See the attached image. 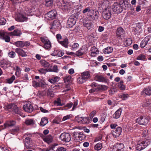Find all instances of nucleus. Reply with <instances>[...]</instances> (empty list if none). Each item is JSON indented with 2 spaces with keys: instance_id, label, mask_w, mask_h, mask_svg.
Returning <instances> with one entry per match:
<instances>
[{
  "instance_id": "nucleus-1",
  "label": "nucleus",
  "mask_w": 151,
  "mask_h": 151,
  "mask_svg": "<svg viewBox=\"0 0 151 151\" xmlns=\"http://www.w3.org/2000/svg\"><path fill=\"white\" fill-rule=\"evenodd\" d=\"M150 143V142L149 139H146L142 142H139L137 145L136 149L140 151L145 148Z\"/></svg>"
},
{
  "instance_id": "nucleus-2",
  "label": "nucleus",
  "mask_w": 151,
  "mask_h": 151,
  "mask_svg": "<svg viewBox=\"0 0 151 151\" xmlns=\"http://www.w3.org/2000/svg\"><path fill=\"white\" fill-rule=\"evenodd\" d=\"M32 136L31 134H25L24 135L25 139L24 141V145L25 147L27 149H28L31 147V143L32 140L31 138Z\"/></svg>"
},
{
  "instance_id": "nucleus-3",
  "label": "nucleus",
  "mask_w": 151,
  "mask_h": 151,
  "mask_svg": "<svg viewBox=\"0 0 151 151\" xmlns=\"http://www.w3.org/2000/svg\"><path fill=\"white\" fill-rule=\"evenodd\" d=\"M86 136L82 132H75L74 134V137L75 140L77 142H79L84 139Z\"/></svg>"
},
{
  "instance_id": "nucleus-4",
  "label": "nucleus",
  "mask_w": 151,
  "mask_h": 151,
  "mask_svg": "<svg viewBox=\"0 0 151 151\" xmlns=\"http://www.w3.org/2000/svg\"><path fill=\"white\" fill-rule=\"evenodd\" d=\"M111 9L107 8L105 9L102 13V16L103 18L105 19H108L111 17Z\"/></svg>"
},
{
  "instance_id": "nucleus-5",
  "label": "nucleus",
  "mask_w": 151,
  "mask_h": 151,
  "mask_svg": "<svg viewBox=\"0 0 151 151\" xmlns=\"http://www.w3.org/2000/svg\"><path fill=\"white\" fill-rule=\"evenodd\" d=\"M136 122L141 125H146L148 122V119L145 116H141L137 118L136 120Z\"/></svg>"
},
{
  "instance_id": "nucleus-6",
  "label": "nucleus",
  "mask_w": 151,
  "mask_h": 151,
  "mask_svg": "<svg viewBox=\"0 0 151 151\" xmlns=\"http://www.w3.org/2000/svg\"><path fill=\"white\" fill-rule=\"evenodd\" d=\"M122 131V128L120 127H118L112 130L111 133L114 137L116 138L121 135Z\"/></svg>"
},
{
  "instance_id": "nucleus-7",
  "label": "nucleus",
  "mask_w": 151,
  "mask_h": 151,
  "mask_svg": "<svg viewBox=\"0 0 151 151\" xmlns=\"http://www.w3.org/2000/svg\"><path fill=\"white\" fill-rule=\"evenodd\" d=\"M60 138L62 141L67 142H69L71 138L70 134L67 133H62L60 135Z\"/></svg>"
},
{
  "instance_id": "nucleus-8",
  "label": "nucleus",
  "mask_w": 151,
  "mask_h": 151,
  "mask_svg": "<svg viewBox=\"0 0 151 151\" xmlns=\"http://www.w3.org/2000/svg\"><path fill=\"white\" fill-rule=\"evenodd\" d=\"M143 26L141 23H138L132 29V32L133 33L136 35L139 34L142 31V27Z\"/></svg>"
},
{
  "instance_id": "nucleus-9",
  "label": "nucleus",
  "mask_w": 151,
  "mask_h": 151,
  "mask_svg": "<svg viewBox=\"0 0 151 151\" xmlns=\"http://www.w3.org/2000/svg\"><path fill=\"white\" fill-rule=\"evenodd\" d=\"M113 11L116 13H120L123 11V8L120 4H118L117 3H114L112 6Z\"/></svg>"
},
{
  "instance_id": "nucleus-10",
  "label": "nucleus",
  "mask_w": 151,
  "mask_h": 151,
  "mask_svg": "<svg viewBox=\"0 0 151 151\" xmlns=\"http://www.w3.org/2000/svg\"><path fill=\"white\" fill-rule=\"evenodd\" d=\"M94 116V111H92L89 115L90 118L87 117H82V124H88Z\"/></svg>"
},
{
  "instance_id": "nucleus-11",
  "label": "nucleus",
  "mask_w": 151,
  "mask_h": 151,
  "mask_svg": "<svg viewBox=\"0 0 151 151\" xmlns=\"http://www.w3.org/2000/svg\"><path fill=\"white\" fill-rule=\"evenodd\" d=\"M124 145L123 143H117L113 147L114 151H124Z\"/></svg>"
},
{
  "instance_id": "nucleus-12",
  "label": "nucleus",
  "mask_w": 151,
  "mask_h": 151,
  "mask_svg": "<svg viewBox=\"0 0 151 151\" xmlns=\"http://www.w3.org/2000/svg\"><path fill=\"white\" fill-rule=\"evenodd\" d=\"M24 110L26 112L30 113L33 111V107L30 102L27 103L23 106Z\"/></svg>"
},
{
  "instance_id": "nucleus-13",
  "label": "nucleus",
  "mask_w": 151,
  "mask_h": 151,
  "mask_svg": "<svg viewBox=\"0 0 151 151\" xmlns=\"http://www.w3.org/2000/svg\"><path fill=\"white\" fill-rule=\"evenodd\" d=\"M119 4L123 9L125 10L127 9L131 6L130 4L129 3L127 0H121Z\"/></svg>"
},
{
  "instance_id": "nucleus-14",
  "label": "nucleus",
  "mask_w": 151,
  "mask_h": 151,
  "mask_svg": "<svg viewBox=\"0 0 151 151\" xmlns=\"http://www.w3.org/2000/svg\"><path fill=\"white\" fill-rule=\"evenodd\" d=\"M60 8L63 10H67L68 11L70 10L71 9L70 6L68 2H65L63 1L62 0L60 2Z\"/></svg>"
},
{
  "instance_id": "nucleus-15",
  "label": "nucleus",
  "mask_w": 151,
  "mask_h": 151,
  "mask_svg": "<svg viewBox=\"0 0 151 151\" xmlns=\"http://www.w3.org/2000/svg\"><path fill=\"white\" fill-rule=\"evenodd\" d=\"M150 36L146 37L142 40L140 44V47L142 48L144 47L147 44L148 41L150 40Z\"/></svg>"
},
{
  "instance_id": "nucleus-16",
  "label": "nucleus",
  "mask_w": 151,
  "mask_h": 151,
  "mask_svg": "<svg viewBox=\"0 0 151 151\" xmlns=\"http://www.w3.org/2000/svg\"><path fill=\"white\" fill-rule=\"evenodd\" d=\"M76 23V21L73 18H69L67 22V26L68 28L72 27Z\"/></svg>"
},
{
  "instance_id": "nucleus-17",
  "label": "nucleus",
  "mask_w": 151,
  "mask_h": 151,
  "mask_svg": "<svg viewBox=\"0 0 151 151\" xmlns=\"http://www.w3.org/2000/svg\"><path fill=\"white\" fill-rule=\"evenodd\" d=\"M64 54V52L62 50H55L51 54L53 56H58L59 57L62 56Z\"/></svg>"
},
{
  "instance_id": "nucleus-18",
  "label": "nucleus",
  "mask_w": 151,
  "mask_h": 151,
  "mask_svg": "<svg viewBox=\"0 0 151 151\" xmlns=\"http://www.w3.org/2000/svg\"><path fill=\"white\" fill-rule=\"evenodd\" d=\"M16 122L14 121H7L4 124V126H1L2 129H5L7 127H11L15 125Z\"/></svg>"
},
{
  "instance_id": "nucleus-19",
  "label": "nucleus",
  "mask_w": 151,
  "mask_h": 151,
  "mask_svg": "<svg viewBox=\"0 0 151 151\" xmlns=\"http://www.w3.org/2000/svg\"><path fill=\"white\" fill-rule=\"evenodd\" d=\"M95 80L99 82H104L105 83L107 82L108 80L106 79L102 76L97 75L95 76Z\"/></svg>"
},
{
  "instance_id": "nucleus-20",
  "label": "nucleus",
  "mask_w": 151,
  "mask_h": 151,
  "mask_svg": "<svg viewBox=\"0 0 151 151\" xmlns=\"http://www.w3.org/2000/svg\"><path fill=\"white\" fill-rule=\"evenodd\" d=\"M81 76L86 81L90 78V74L88 71H85L82 73Z\"/></svg>"
},
{
  "instance_id": "nucleus-21",
  "label": "nucleus",
  "mask_w": 151,
  "mask_h": 151,
  "mask_svg": "<svg viewBox=\"0 0 151 151\" xmlns=\"http://www.w3.org/2000/svg\"><path fill=\"white\" fill-rule=\"evenodd\" d=\"M15 52L17 53L19 55L22 57H25L27 56L26 52H24L22 49L17 48L15 49Z\"/></svg>"
},
{
  "instance_id": "nucleus-22",
  "label": "nucleus",
  "mask_w": 151,
  "mask_h": 151,
  "mask_svg": "<svg viewBox=\"0 0 151 151\" xmlns=\"http://www.w3.org/2000/svg\"><path fill=\"white\" fill-rule=\"evenodd\" d=\"M122 110L121 108L118 109L113 115V118L115 119H118L120 116Z\"/></svg>"
},
{
  "instance_id": "nucleus-23",
  "label": "nucleus",
  "mask_w": 151,
  "mask_h": 151,
  "mask_svg": "<svg viewBox=\"0 0 151 151\" xmlns=\"http://www.w3.org/2000/svg\"><path fill=\"white\" fill-rule=\"evenodd\" d=\"M57 12L55 10H53L47 13V16L52 19H53L56 16Z\"/></svg>"
},
{
  "instance_id": "nucleus-24",
  "label": "nucleus",
  "mask_w": 151,
  "mask_h": 151,
  "mask_svg": "<svg viewBox=\"0 0 151 151\" xmlns=\"http://www.w3.org/2000/svg\"><path fill=\"white\" fill-rule=\"evenodd\" d=\"M22 34V32L20 30L16 29H15L13 32H10V35L20 36Z\"/></svg>"
},
{
  "instance_id": "nucleus-25",
  "label": "nucleus",
  "mask_w": 151,
  "mask_h": 151,
  "mask_svg": "<svg viewBox=\"0 0 151 151\" xmlns=\"http://www.w3.org/2000/svg\"><path fill=\"white\" fill-rule=\"evenodd\" d=\"M124 31L122 27H119L117 28L116 33L118 37H119L121 35H123L124 34Z\"/></svg>"
},
{
  "instance_id": "nucleus-26",
  "label": "nucleus",
  "mask_w": 151,
  "mask_h": 151,
  "mask_svg": "<svg viewBox=\"0 0 151 151\" xmlns=\"http://www.w3.org/2000/svg\"><path fill=\"white\" fill-rule=\"evenodd\" d=\"M40 63L42 66L44 68H47L50 66V64L49 63L44 60H41Z\"/></svg>"
},
{
  "instance_id": "nucleus-27",
  "label": "nucleus",
  "mask_w": 151,
  "mask_h": 151,
  "mask_svg": "<svg viewBox=\"0 0 151 151\" xmlns=\"http://www.w3.org/2000/svg\"><path fill=\"white\" fill-rule=\"evenodd\" d=\"M43 139L45 142L48 144L52 142L53 140L52 137L50 135H49L47 136L44 138Z\"/></svg>"
},
{
  "instance_id": "nucleus-28",
  "label": "nucleus",
  "mask_w": 151,
  "mask_h": 151,
  "mask_svg": "<svg viewBox=\"0 0 151 151\" xmlns=\"http://www.w3.org/2000/svg\"><path fill=\"white\" fill-rule=\"evenodd\" d=\"M60 24V23L58 20H54L51 24V26L50 27V29L56 28L57 27H58Z\"/></svg>"
},
{
  "instance_id": "nucleus-29",
  "label": "nucleus",
  "mask_w": 151,
  "mask_h": 151,
  "mask_svg": "<svg viewBox=\"0 0 151 151\" xmlns=\"http://www.w3.org/2000/svg\"><path fill=\"white\" fill-rule=\"evenodd\" d=\"M60 79V77L57 76H56L51 78H49L48 79V81L51 83L54 84L59 81Z\"/></svg>"
},
{
  "instance_id": "nucleus-30",
  "label": "nucleus",
  "mask_w": 151,
  "mask_h": 151,
  "mask_svg": "<svg viewBox=\"0 0 151 151\" xmlns=\"http://www.w3.org/2000/svg\"><path fill=\"white\" fill-rule=\"evenodd\" d=\"M17 18L21 22H23L27 19V18L24 15L21 14H19L17 16Z\"/></svg>"
},
{
  "instance_id": "nucleus-31",
  "label": "nucleus",
  "mask_w": 151,
  "mask_h": 151,
  "mask_svg": "<svg viewBox=\"0 0 151 151\" xmlns=\"http://www.w3.org/2000/svg\"><path fill=\"white\" fill-rule=\"evenodd\" d=\"M59 42L62 46L65 47H67L68 42V39L67 38H65L62 41H59Z\"/></svg>"
},
{
  "instance_id": "nucleus-32",
  "label": "nucleus",
  "mask_w": 151,
  "mask_h": 151,
  "mask_svg": "<svg viewBox=\"0 0 151 151\" xmlns=\"http://www.w3.org/2000/svg\"><path fill=\"white\" fill-rule=\"evenodd\" d=\"M24 123L27 125H33L34 124V121L32 119H27L25 120Z\"/></svg>"
},
{
  "instance_id": "nucleus-33",
  "label": "nucleus",
  "mask_w": 151,
  "mask_h": 151,
  "mask_svg": "<svg viewBox=\"0 0 151 151\" xmlns=\"http://www.w3.org/2000/svg\"><path fill=\"white\" fill-rule=\"evenodd\" d=\"M113 51V48L110 47H108L103 50L104 53L105 54H109Z\"/></svg>"
},
{
  "instance_id": "nucleus-34",
  "label": "nucleus",
  "mask_w": 151,
  "mask_h": 151,
  "mask_svg": "<svg viewBox=\"0 0 151 151\" xmlns=\"http://www.w3.org/2000/svg\"><path fill=\"white\" fill-rule=\"evenodd\" d=\"M144 107H147L151 105V99H146L142 104Z\"/></svg>"
},
{
  "instance_id": "nucleus-35",
  "label": "nucleus",
  "mask_w": 151,
  "mask_h": 151,
  "mask_svg": "<svg viewBox=\"0 0 151 151\" xmlns=\"http://www.w3.org/2000/svg\"><path fill=\"white\" fill-rule=\"evenodd\" d=\"M43 85L44 84L41 82H37L35 81L32 82V86L35 87H42Z\"/></svg>"
},
{
  "instance_id": "nucleus-36",
  "label": "nucleus",
  "mask_w": 151,
  "mask_h": 151,
  "mask_svg": "<svg viewBox=\"0 0 151 151\" xmlns=\"http://www.w3.org/2000/svg\"><path fill=\"white\" fill-rule=\"evenodd\" d=\"M143 91L146 95L148 96L151 95V87L145 88Z\"/></svg>"
},
{
  "instance_id": "nucleus-37",
  "label": "nucleus",
  "mask_w": 151,
  "mask_h": 151,
  "mask_svg": "<svg viewBox=\"0 0 151 151\" xmlns=\"http://www.w3.org/2000/svg\"><path fill=\"white\" fill-rule=\"evenodd\" d=\"M48 122V119L46 117L42 118L41 119L40 124L42 126H44L47 124Z\"/></svg>"
},
{
  "instance_id": "nucleus-38",
  "label": "nucleus",
  "mask_w": 151,
  "mask_h": 151,
  "mask_svg": "<svg viewBox=\"0 0 151 151\" xmlns=\"http://www.w3.org/2000/svg\"><path fill=\"white\" fill-rule=\"evenodd\" d=\"M14 45L17 47H24V41H18L15 42Z\"/></svg>"
},
{
  "instance_id": "nucleus-39",
  "label": "nucleus",
  "mask_w": 151,
  "mask_h": 151,
  "mask_svg": "<svg viewBox=\"0 0 151 151\" xmlns=\"http://www.w3.org/2000/svg\"><path fill=\"white\" fill-rule=\"evenodd\" d=\"M119 96L122 100H125L128 99V98L129 97V94L127 93H123L119 95Z\"/></svg>"
},
{
  "instance_id": "nucleus-40",
  "label": "nucleus",
  "mask_w": 151,
  "mask_h": 151,
  "mask_svg": "<svg viewBox=\"0 0 151 151\" xmlns=\"http://www.w3.org/2000/svg\"><path fill=\"white\" fill-rule=\"evenodd\" d=\"M123 81H120L118 83V86L119 88L121 90H124L125 88V86L123 84Z\"/></svg>"
},
{
  "instance_id": "nucleus-41",
  "label": "nucleus",
  "mask_w": 151,
  "mask_h": 151,
  "mask_svg": "<svg viewBox=\"0 0 151 151\" xmlns=\"http://www.w3.org/2000/svg\"><path fill=\"white\" fill-rule=\"evenodd\" d=\"M53 0H45V5L46 6H50L53 4Z\"/></svg>"
},
{
  "instance_id": "nucleus-42",
  "label": "nucleus",
  "mask_w": 151,
  "mask_h": 151,
  "mask_svg": "<svg viewBox=\"0 0 151 151\" xmlns=\"http://www.w3.org/2000/svg\"><path fill=\"white\" fill-rule=\"evenodd\" d=\"M102 147V144L99 142L95 145V150H100Z\"/></svg>"
},
{
  "instance_id": "nucleus-43",
  "label": "nucleus",
  "mask_w": 151,
  "mask_h": 151,
  "mask_svg": "<svg viewBox=\"0 0 151 151\" xmlns=\"http://www.w3.org/2000/svg\"><path fill=\"white\" fill-rule=\"evenodd\" d=\"M46 92L45 91H38L37 93V96L38 97L40 98L42 97L45 96L46 95Z\"/></svg>"
},
{
  "instance_id": "nucleus-44",
  "label": "nucleus",
  "mask_w": 151,
  "mask_h": 151,
  "mask_svg": "<svg viewBox=\"0 0 151 151\" xmlns=\"http://www.w3.org/2000/svg\"><path fill=\"white\" fill-rule=\"evenodd\" d=\"M13 106V109H12V111L14 112L15 114H19V109L18 108L17 106L14 104Z\"/></svg>"
},
{
  "instance_id": "nucleus-45",
  "label": "nucleus",
  "mask_w": 151,
  "mask_h": 151,
  "mask_svg": "<svg viewBox=\"0 0 151 151\" xmlns=\"http://www.w3.org/2000/svg\"><path fill=\"white\" fill-rule=\"evenodd\" d=\"M93 11V10L91 9L89 7H87L85 9H84V10H83L82 12L83 14H85L87 12H88V13H90L91 12H92Z\"/></svg>"
},
{
  "instance_id": "nucleus-46",
  "label": "nucleus",
  "mask_w": 151,
  "mask_h": 151,
  "mask_svg": "<svg viewBox=\"0 0 151 151\" xmlns=\"http://www.w3.org/2000/svg\"><path fill=\"white\" fill-rule=\"evenodd\" d=\"M51 46V43L50 41L46 42L44 44L43 47L46 49H47L50 48Z\"/></svg>"
},
{
  "instance_id": "nucleus-47",
  "label": "nucleus",
  "mask_w": 151,
  "mask_h": 151,
  "mask_svg": "<svg viewBox=\"0 0 151 151\" xmlns=\"http://www.w3.org/2000/svg\"><path fill=\"white\" fill-rule=\"evenodd\" d=\"M48 70L50 71L54 72L56 73H58V68L56 65H54L53 67V69H49Z\"/></svg>"
},
{
  "instance_id": "nucleus-48",
  "label": "nucleus",
  "mask_w": 151,
  "mask_h": 151,
  "mask_svg": "<svg viewBox=\"0 0 151 151\" xmlns=\"http://www.w3.org/2000/svg\"><path fill=\"white\" fill-rule=\"evenodd\" d=\"M77 82L78 83L80 84H82L83 83L86 82L85 80L82 78V77H78L77 80Z\"/></svg>"
},
{
  "instance_id": "nucleus-49",
  "label": "nucleus",
  "mask_w": 151,
  "mask_h": 151,
  "mask_svg": "<svg viewBox=\"0 0 151 151\" xmlns=\"http://www.w3.org/2000/svg\"><path fill=\"white\" fill-rule=\"evenodd\" d=\"M99 88L100 90L105 91L107 90L108 87L105 85H100L99 86Z\"/></svg>"
},
{
  "instance_id": "nucleus-50",
  "label": "nucleus",
  "mask_w": 151,
  "mask_h": 151,
  "mask_svg": "<svg viewBox=\"0 0 151 151\" xmlns=\"http://www.w3.org/2000/svg\"><path fill=\"white\" fill-rule=\"evenodd\" d=\"M40 40L44 44L50 41L47 37H41Z\"/></svg>"
},
{
  "instance_id": "nucleus-51",
  "label": "nucleus",
  "mask_w": 151,
  "mask_h": 151,
  "mask_svg": "<svg viewBox=\"0 0 151 151\" xmlns=\"http://www.w3.org/2000/svg\"><path fill=\"white\" fill-rule=\"evenodd\" d=\"M145 58V56L143 54H141L137 58V59L139 60H144Z\"/></svg>"
},
{
  "instance_id": "nucleus-52",
  "label": "nucleus",
  "mask_w": 151,
  "mask_h": 151,
  "mask_svg": "<svg viewBox=\"0 0 151 151\" xmlns=\"http://www.w3.org/2000/svg\"><path fill=\"white\" fill-rule=\"evenodd\" d=\"M15 77L13 75L7 81L8 83H12L13 81L15 79Z\"/></svg>"
},
{
  "instance_id": "nucleus-53",
  "label": "nucleus",
  "mask_w": 151,
  "mask_h": 151,
  "mask_svg": "<svg viewBox=\"0 0 151 151\" xmlns=\"http://www.w3.org/2000/svg\"><path fill=\"white\" fill-rule=\"evenodd\" d=\"M16 54L15 52L12 51H11V52H9L8 53L9 56L11 58H14L15 57Z\"/></svg>"
},
{
  "instance_id": "nucleus-54",
  "label": "nucleus",
  "mask_w": 151,
  "mask_h": 151,
  "mask_svg": "<svg viewBox=\"0 0 151 151\" xmlns=\"http://www.w3.org/2000/svg\"><path fill=\"white\" fill-rule=\"evenodd\" d=\"M39 72L42 74L45 73L46 72L48 71V70L47 69H44L43 68H40L38 70Z\"/></svg>"
},
{
  "instance_id": "nucleus-55",
  "label": "nucleus",
  "mask_w": 151,
  "mask_h": 151,
  "mask_svg": "<svg viewBox=\"0 0 151 151\" xmlns=\"http://www.w3.org/2000/svg\"><path fill=\"white\" fill-rule=\"evenodd\" d=\"M91 52H90V55L92 57H94V47H92L90 50Z\"/></svg>"
},
{
  "instance_id": "nucleus-56",
  "label": "nucleus",
  "mask_w": 151,
  "mask_h": 151,
  "mask_svg": "<svg viewBox=\"0 0 151 151\" xmlns=\"http://www.w3.org/2000/svg\"><path fill=\"white\" fill-rule=\"evenodd\" d=\"M3 38H2V39L4 40L5 42H9L10 41V37L6 35V33L5 35V36Z\"/></svg>"
},
{
  "instance_id": "nucleus-57",
  "label": "nucleus",
  "mask_w": 151,
  "mask_h": 151,
  "mask_svg": "<svg viewBox=\"0 0 151 151\" xmlns=\"http://www.w3.org/2000/svg\"><path fill=\"white\" fill-rule=\"evenodd\" d=\"M6 21L4 18H2L0 19V25H3L5 24Z\"/></svg>"
},
{
  "instance_id": "nucleus-58",
  "label": "nucleus",
  "mask_w": 151,
  "mask_h": 151,
  "mask_svg": "<svg viewBox=\"0 0 151 151\" xmlns=\"http://www.w3.org/2000/svg\"><path fill=\"white\" fill-rule=\"evenodd\" d=\"M71 79V77L70 76H66L64 78V81L65 82H70Z\"/></svg>"
},
{
  "instance_id": "nucleus-59",
  "label": "nucleus",
  "mask_w": 151,
  "mask_h": 151,
  "mask_svg": "<svg viewBox=\"0 0 151 151\" xmlns=\"http://www.w3.org/2000/svg\"><path fill=\"white\" fill-rule=\"evenodd\" d=\"M82 49H81L78 51L76 52V55L78 56H81L83 55L84 53V52L82 51Z\"/></svg>"
},
{
  "instance_id": "nucleus-60",
  "label": "nucleus",
  "mask_w": 151,
  "mask_h": 151,
  "mask_svg": "<svg viewBox=\"0 0 151 151\" xmlns=\"http://www.w3.org/2000/svg\"><path fill=\"white\" fill-rule=\"evenodd\" d=\"M82 117H79L77 116L76 117L75 119L79 123L82 124Z\"/></svg>"
},
{
  "instance_id": "nucleus-61",
  "label": "nucleus",
  "mask_w": 151,
  "mask_h": 151,
  "mask_svg": "<svg viewBox=\"0 0 151 151\" xmlns=\"http://www.w3.org/2000/svg\"><path fill=\"white\" fill-rule=\"evenodd\" d=\"M14 104H9L8 105L6 106V109L7 110H9L10 109H13V106L14 105Z\"/></svg>"
},
{
  "instance_id": "nucleus-62",
  "label": "nucleus",
  "mask_w": 151,
  "mask_h": 151,
  "mask_svg": "<svg viewBox=\"0 0 151 151\" xmlns=\"http://www.w3.org/2000/svg\"><path fill=\"white\" fill-rule=\"evenodd\" d=\"M55 103L57 104V106H62L63 105V104H62L61 103V100L59 98L58 99L57 101H55Z\"/></svg>"
},
{
  "instance_id": "nucleus-63",
  "label": "nucleus",
  "mask_w": 151,
  "mask_h": 151,
  "mask_svg": "<svg viewBox=\"0 0 151 151\" xmlns=\"http://www.w3.org/2000/svg\"><path fill=\"white\" fill-rule=\"evenodd\" d=\"M126 43L127 46L130 45L132 43V40L131 39H128L126 40L125 42Z\"/></svg>"
},
{
  "instance_id": "nucleus-64",
  "label": "nucleus",
  "mask_w": 151,
  "mask_h": 151,
  "mask_svg": "<svg viewBox=\"0 0 151 151\" xmlns=\"http://www.w3.org/2000/svg\"><path fill=\"white\" fill-rule=\"evenodd\" d=\"M66 149L63 147H60L57 148L56 151H66Z\"/></svg>"
}]
</instances>
